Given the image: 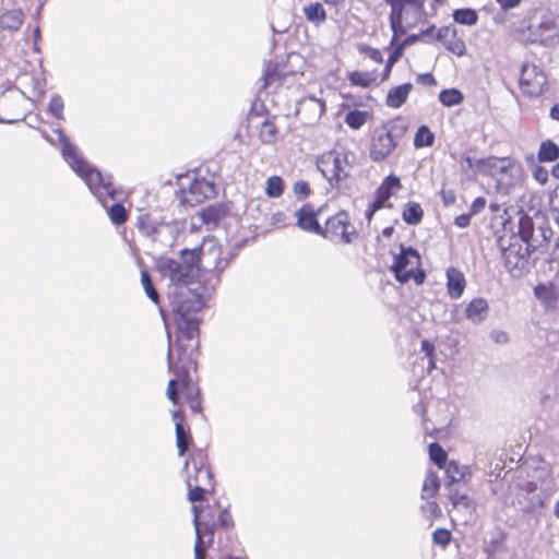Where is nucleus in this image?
I'll return each mask as SVG.
<instances>
[{
  "label": "nucleus",
  "mask_w": 559,
  "mask_h": 559,
  "mask_svg": "<svg viewBox=\"0 0 559 559\" xmlns=\"http://www.w3.org/2000/svg\"><path fill=\"white\" fill-rule=\"evenodd\" d=\"M293 191L296 195H299V197H302V198H307L310 195L311 193V189H310V186L307 181L305 180H298L294 183L293 186Z\"/></svg>",
  "instance_id": "obj_44"
},
{
  "label": "nucleus",
  "mask_w": 559,
  "mask_h": 559,
  "mask_svg": "<svg viewBox=\"0 0 559 559\" xmlns=\"http://www.w3.org/2000/svg\"><path fill=\"white\" fill-rule=\"evenodd\" d=\"M320 210H316L311 203L302 204L296 212V225L304 231L320 235L322 225L319 223L318 215Z\"/></svg>",
  "instance_id": "obj_14"
},
{
  "label": "nucleus",
  "mask_w": 559,
  "mask_h": 559,
  "mask_svg": "<svg viewBox=\"0 0 559 559\" xmlns=\"http://www.w3.org/2000/svg\"><path fill=\"white\" fill-rule=\"evenodd\" d=\"M308 111L312 114L311 118L313 120H318L325 114L326 104L323 99L313 96L305 97L299 104L298 114Z\"/></svg>",
  "instance_id": "obj_24"
},
{
  "label": "nucleus",
  "mask_w": 559,
  "mask_h": 559,
  "mask_svg": "<svg viewBox=\"0 0 559 559\" xmlns=\"http://www.w3.org/2000/svg\"><path fill=\"white\" fill-rule=\"evenodd\" d=\"M472 215L469 213L461 214L455 217L454 224L460 228H465L471 224Z\"/></svg>",
  "instance_id": "obj_49"
},
{
  "label": "nucleus",
  "mask_w": 559,
  "mask_h": 559,
  "mask_svg": "<svg viewBox=\"0 0 559 559\" xmlns=\"http://www.w3.org/2000/svg\"><path fill=\"white\" fill-rule=\"evenodd\" d=\"M141 282L147 297L156 305L159 304V294L153 285L152 278L146 270L141 272Z\"/></svg>",
  "instance_id": "obj_39"
},
{
  "label": "nucleus",
  "mask_w": 559,
  "mask_h": 559,
  "mask_svg": "<svg viewBox=\"0 0 559 559\" xmlns=\"http://www.w3.org/2000/svg\"><path fill=\"white\" fill-rule=\"evenodd\" d=\"M187 299H179L175 306V316L178 324L177 340L171 344V333L167 330L168 350L167 366L173 378L168 381L166 396L177 408L171 412L175 421L176 447L178 455L183 456L193 444V437L189 426L186 425L183 405L188 406L193 415L203 416L202 391L192 378L198 369L199 332L198 310L200 302L193 294H187Z\"/></svg>",
  "instance_id": "obj_1"
},
{
  "label": "nucleus",
  "mask_w": 559,
  "mask_h": 559,
  "mask_svg": "<svg viewBox=\"0 0 559 559\" xmlns=\"http://www.w3.org/2000/svg\"><path fill=\"white\" fill-rule=\"evenodd\" d=\"M420 266L421 258L417 250L412 247L405 248L401 246V252L394 257L391 271L400 283L414 281L420 285L426 278V274Z\"/></svg>",
  "instance_id": "obj_10"
},
{
  "label": "nucleus",
  "mask_w": 559,
  "mask_h": 559,
  "mask_svg": "<svg viewBox=\"0 0 559 559\" xmlns=\"http://www.w3.org/2000/svg\"><path fill=\"white\" fill-rule=\"evenodd\" d=\"M435 142V134L430 131L427 126H420L414 136V146L427 147L431 146Z\"/></svg>",
  "instance_id": "obj_34"
},
{
  "label": "nucleus",
  "mask_w": 559,
  "mask_h": 559,
  "mask_svg": "<svg viewBox=\"0 0 559 559\" xmlns=\"http://www.w3.org/2000/svg\"><path fill=\"white\" fill-rule=\"evenodd\" d=\"M424 217V210L418 202H407L402 211V218L408 225H418Z\"/></svg>",
  "instance_id": "obj_29"
},
{
  "label": "nucleus",
  "mask_w": 559,
  "mask_h": 559,
  "mask_svg": "<svg viewBox=\"0 0 559 559\" xmlns=\"http://www.w3.org/2000/svg\"><path fill=\"white\" fill-rule=\"evenodd\" d=\"M447 293L451 299H459L464 294L466 287V278L464 273L455 266H450L445 272Z\"/></svg>",
  "instance_id": "obj_15"
},
{
  "label": "nucleus",
  "mask_w": 559,
  "mask_h": 559,
  "mask_svg": "<svg viewBox=\"0 0 559 559\" xmlns=\"http://www.w3.org/2000/svg\"><path fill=\"white\" fill-rule=\"evenodd\" d=\"M533 177L540 183V185H544L547 182L548 180V171L540 167V166H535V169L533 171Z\"/></svg>",
  "instance_id": "obj_48"
},
{
  "label": "nucleus",
  "mask_w": 559,
  "mask_h": 559,
  "mask_svg": "<svg viewBox=\"0 0 559 559\" xmlns=\"http://www.w3.org/2000/svg\"><path fill=\"white\" fill-rule=\"evenodd\" d=\"M393 227H385L383 230H382V235L384 237H391L392 234H393Z\"/></svg>",
  "instance_id": "obj_54"
},
{
  "label": "nucleus",
  "mask_w": 559,
  "mask_h": 559,
  "mask_svg": "<svg viewBox=\"0 0 559 559\" xmlns=\"http://www.w3.org/2000/svg\"><path fill=\"white\" fill-rule=\"evenodd\" d=\"M554 514H555L556 518L559 519V500L555 503Z\"/></svg>",
  "instance_id": "obj_57"
},
{
  "label": "nucleus",
  "mask_w": 559,
  "mask_h": 559,
  "mask_svg": "<svg viewBox=\"0 0 559 559\" xmlns=\"http://www.w3.org/2000/svg\"><path fill=\"white\" fill-rule=\"evenodd\" d=\"M535 296L550 310L559 308V288L554 285H538L535 287Z\"/></svg>",
  "instance_id": "obj_20"
},
{
  "label": "nucleus",
  "mask_w": 559,
  "mask_h": 559,
  "mask_svg": "<svg viewBox=\"0 0 559 559\" xmlns=\"http://www.w3.org/2000/svg\"><path fill=\"white\" fill-rule=\"evenodd\" d=\"M417 39V36H411L409 38H407L404 43H402L401 45H399L389 56V58L386 59L385 61V64H384V69L382 71V73L380 74V82H385L386 80H389L390 75H391V72H392V68L393 66L399 61V59L402 57L403 55V49H404V46L405 44L407 43H412L414 40Z\"/></svg>",
  "instance_id": "obj_27"
},
{
  "label": "nucleus",
  "mask_w": 559,
  "mask_h": 559,
  "mask_svg": "<svg viewBox=\"0 0 559 559\" xmlns=\"http://www.w3.org/2000/svg\"><path fill=\"white\" fill-rule=\"evenodd\" d=\"M527 28L530 36L526 39L531 43L554 45L559 40L558 26L549 14H544L539 19L531 17Z\"/></svg>",
  "instance_id": "obj_12"
},
{
  "label": "nucleus",
  "mask_w": 559,
  "mask_h": 559,
  "mask_svg": "<svg viewBox=\"0 0 559 559\" xmlns=\"http://www.w3.org/2000/svg\"><path fill=\"white\" fill-rule=\"evenodd\" d=\"M380 76L376 69L370 71L355 70L348 73L347 80L353 86L368 88L380 84Z\"/></svg>",
  "instance_id": "obj_18"
},
{
  "label": "nucleus",
  "mask_w": 559,
  "mask_h": 559,
  "mask_svg": "<svg viewBox=\"0 0 559 559\" xmlns=\"http://www.w3.org/2000/svg\"><path fill=\"white\" fill-rule=\"evenodd\" d=\"M201 254L202 249L197 248L192 250L185 249L181 251L180 260H174L168 259L165 262H163L159 266L160 272L170 278V281L176 284L180 285L177 290L175 292L173 298H171V313L176 325L175 331V340H177V333H178V324L176 321L175 316V306L179 299H187V294H193L195 297H198L200 302V308L197 312L198 319L200 320L198 324V332L200 333V325L202 323V316L201 310L203 308V298L202 296L197 293L195 290L189 289L187 287H183L182 285H187L192 283L199 275V264L201 261ZM176 341H171V344H174Z\"/></svg>",
  "instance_id": "obj_3"
},
{
  "label": "nucleus",
  "mask_w": 559,
  "mask_h": 559,
  "mask_svg": "<svg viewBox=\"0 0 559 559\" xmlns=\"http://www.w3.org/2000/svg\"><path fill=\"white\" fill-rule=\"evenodd\" d=\"M321 229L319 236L333 243L350 245L359 238V231L346 210L329 216Z\"/></svg>",
  "instance_id": "obj_8"
},
{
  "label": "nucleus",
  "mask_w": 559,
  "mask_h": 559,
  "mask_svg": "<svg viewBox=\"0 0 559 559\" xmlns=\"http://www.w3.org/2000/svg\"><path fill=\"white\" fill-rule=\"evenodd\" d=\"M371 112L367 110L353 109L345 115L344 122L348 128L353 130H359L369 120H371Z\"/></svg>",
  "instance_id": "obj_28"
},
{
  "label": "nucleus",
  "mask_w": 559,
  "mask_h": 559,
  "mask_svg": "<svg viewBox=\"0 0 559 559\" xmlns=\"http://www.w3.org/2000/svg\"><path fill=\"white\" fill-rule=\"evenodd\" d=\"M412 90V83H404L390 88L385 97V105L394 109L402 107L406 103Z\"/></svg>",
  "instance_id": "obj_19"
},
{
  "label": "nucleus",
  "mask_w": 559,
  "mask_h": 559,
  "mask_svg": "<svg viewBox=\"0 0 559 559\" xmlns=\"http://www.w3.org/2000/svg\"><path fill=\"white\" fill-rule=\"evenodd\" d=\"M528 70L531 78L526 79V94L534 97L540 96L547 90V76L536 66H532L531 69L526 66V73Z\"/></svg>",
  "instance_id": "obj_17"
},
{
  "label": "nucleus",
  "mask_w": 559,
  "mask_h": 559,
  "mask_svg": "<svg viewBox=\"0 0 559 559\" xmlns=\"http://www.w3.org/2000/svg\"><path fill=\"white\" fill-rule=\"evenodd\" d=\"M521 73H524V64L521 66Z\"/></svg>",
  "instance_id": "obj_60"
},
{
  "label": "nucleus",
  "mask_w": 559,
  "mask_h": 559,
  "mask_svg": "<svg viewBox=\"0 0 559 559\" xmlns=\"http://www.w3.org/2000/svg\"><path fill=\"white\" fill-rule=\"evenodd\" d=\"M486 203H487V201H486V199H485L484 197H478V198H476V199L472 202L471 207H469V212H468V213H469L472 216H474V215H476V214L480 213V212L485 209Z\"/></svg>",
  "instance_id": "obj_47"
},
{
  "label": "nucleus",
  "mask_w": 559,
  "mask_h": 559,
  "mask_svg": "<svg viewBox=\"0 0 559 559\" xmlns=\"http://www.w3.org/2000/svg\"><path fill=\"white\" fill-rule=\"evenodd\" d=\"M24 13L21 9L7 10L0 14V27L5 31L15 32L21 28Z\"/></svg>",
  "instance_id": "obj_26"
},
{
  "label": "nucleus",
  "mask_w": 559,
  "mask_h": 559,
  "mask_svg": "<svg viewBox=\"0 0 559 559\" xmlns=\"http://www.w3.org/2000/svg\"><path fill=\"white\" fill-rule=\"evenodd\" d=\"M531 223L526 219V227H525V230H526V235L528 234L530 231V228H531ZM531 251V245L528 242V239L526 238V253H530Z\"/></svg>",
  "instance_id": "obj_53"
},
{
  "label": "nucleus",
  "mask_w": 559,
  "mask_h": 559,
  "mask_svg": "<svg viewBox=\"0 0 559 559\" xmlns=\"http://www.w3.org/2000/svg\"><path fill=\"white\" fill-rule=\"evenodd\" d=\"M62 152L70 167L86 183L99 202H104L106 198L118 201L126 199L124 190L114 185L112 176L104 175L99 169L88 164L79 155L73 145H63Z\"/></svg>",
  "instance_id": "obj_4"
},
{
  "label": "nucleus",
  "mask_w": 559,
  "mask_h": 559,
  "mask_svg": "<svg viewBox=\"0 0 559 559\" xmlns=\"http://www.w3.org/2000/svg\"><path fill=\"white\" fill-rule=\"evenodd\" d=\"M443 469L447 476V488L453 487L454 484L467 483L472 476V471L467 465H461L454 460L449 461Z\"/></svg>",
  "instance_id": "obj_16"
},
{
  "label": "nucleus",
  "mask_w": 559,
  "mask_h": 559,
  "mask_svg": "<svg viewBox=\"0 0 559 559\" xmlns=\"http://www.w3.org/2000/svg\"><path fill=\"white\" fill-rule=\"evenodd\" d=\"M354 153L348 150H331L322 153L317 159V167L328 180L331 188L341 189L350 177Z\"/></svg>",
  "instance_id": "obj_7"
},
{
  "label": "nucleus",
  "mask_w": 559,
  "mask_h": 559,
  "mask_svg": "<svg viewBox=\"0 0 559 559\" xmlns=\"http://www.w3.org/2000/svg\"><path fill=\"white\" fill-rule=\"evenodd\" d=\"M448 489L449 500L451 501L453 508L463 507L465 509H469L472 507V500L466 493H462L454 489L453 487H450Z\"/></svg>",
  "instance_id": "obj_38"
},
{
  "label": "nucleus",
  "mask_w": 559,
  "mask_h": 559,
  "mask_svg": "<svg viewBox=\"0 0 559 559\" xmlns=\"http://www.w3.org/2000/svg\"><path fill=\"white\" fill-rule=\"evenodd\" d=\"M304 14L306 19L314 23L316 25H320L326 20V13L323 5L320 2L309 3L304 8Z\"/></svg>",
  "instance_id": "obj_31"
},
{
  "label": "nucleus",
  "mask_w": 559,
  "mask_h": 559,
  "mask_svg": "<svg viewBox=\"0 0 559 559\" xmlns=\"http://www.w3.org/2000/svg\"><path fill=\"white\" fill-rule=\"evenodd\" d=\"M439 100L445 107L460 105L464 100L463 93L457 88H445L439 93Z\"/></svg>",
  "instance_id": "obj_33"
},
{
  "label": "nucleus",
  "mask_w": 559,
  "mask_h": 559,
  "mask_svg": "<svg viewBox=\"0 0 559 559\" xmlns=\"http://www.w3.org/2000/svg\"><path fill=\"white\" fill-rule=\"evenodd\" d=\"M276 81H281V74L278 73L277 69L275 67L266 69L263 73L262 88H267Z\"/></svg>",
  "instance_id": "obj_43"
},
{
  "label": "nucleus",
  "mask_w": 559,
  "mask_h": 559,
  "mask_svg": "<svg viewBox=\"0 0 559 559\" xmlns=\"http://www.w3.org/2000/svg\"><path fill=\"white\" fill-rule=\"evenodd\" d=\"M429 457L438 466V468H444L448 459V454L444 449L437 442L429 444Z\"/></svg>",
  "instance_id": "obj_37"
},
{
  "label": "nucleus",
  "mask_w": 559,
  "mask_h": 559,
  "mask_svg": "<svg viewBox=\"0 0 559 559\" xmlns=\"http://www.w3.org/2000/svg\"><path fill=\"white\" fill-rule=\"evenodd\" d=\"M275 116H266L259 128V139L263 144H274L278 140L280 130Z\"/></svg>",
  "instance_id": "obj_22"
},
{
  "label": "nucleus",
  "mask_w": 559,
  "mask_h": 559,
  "mask_svg": "<svg viewBox=\"0 0 559 559\" xmlns=\"http://www.w3.org/2000/svg\"><path fill=\"white\" fill-rule=\"evenodd\" d=\"M421 512L430 521L442 516V510L436 501L427 500V502L421 506Z\"/></svg>",
  "instance_id": "obj_42"
},
{
  "label": "nucleus",
  "mask_w": 559,
  "mask_h": 559,
  "mask_svg": "<svg viewBox=\"0 0 559 559\" xmlns=\"http://www.w3.org/2000/svg\"><path fill=\"white\" fill-rule=\"evenodd\" d=\"M403 189L401 178L394 174L386 176L376 189L373 200L368 204L365 211V218L371 222L374 214L381 209H392L390 199L396 195Z\"/></svg>",
  "instance_id": "obj_11"
},
{
  "label": "nucleus",
  "mask_w": 559,
  "mask_h": 559,
  "mask_svg": "<svg viewBox=\"0 0 559 559\" xmlns=\"http://www.w3.org/2000/svg\"><path fill=\"white\" fill-rule=\"evenodd\" d=\"M489 311L488 302L485 298L478 297L472 299L465 308V317L473 322L483 321Z\"/></svg>",
  "instance_id": "obj_23"
},
{
  "label": "nucleus",
  "mask_w": 559,
  "mask_h": 559,
  "mask_svg": "<svg viewBox=\"0 0 559 559\" xmlns=\"http://www.w3.org/2000/svg\"><path fill=\"white\" fill-rule=\"evenodd\" d=\"M124 193H126V199H123L121 201L112 200V202H116V203L107 209V214H108L109 219L111 221V223L114 225H117V226L123 225L129 219V213H128L127 209L124 207V205L122 204L124 201H127L129 194L126 191H124ZM108 201H111V199L106 198L105 201L100 202V203L104 206H106V203Z\"/></svg>",
  "instance_id": "obj_21"
},
{
  "label": "nucleus",
  "mask_w": 559,
  "mask_h": 559,
  "mask_svg": "<svg viewBox=\"0 0 559 559\" xmlns=\"http://www.w3.org/2000/svg\"><path fill=\"white\" fill-rule=\"evenodd\" d=\"M326 4H333V5H338L341 4L344 0H323Z\"/></svg>",
  "instance_id": "obj_56"
},
{
  "label": "nucleus",
  "mask_w": 559,
  "mask_h": 559,
  "mask_svg": "<svg viewBox=\"0 0 559 559\" xmlns=\"http://www.w3.org/2000/svg\"><path fill=\"white\" fill-rule=\"evenodd\" d=\"M408 131L403 117H395L373 129L370 135L369 157L374 163L385 160L400 145Z\"/></svg>",
  "instance_id": "obj_6"
},
{
  "label": "nucleus",
  "mask_w": 559,
  "mask_h": 559,
  "mask_svg": "<svg viewBox=\"0 0 559 559\" xmlns=\"http://www.w3.org/2000/svg\"><path fill=\"white\" fill-rule=\"evenodd\" d=\"M187 468V498L192 503V510L197 508L215 509L219 511H229L222 507L218 501L212 504L207 502V496L215 491L214 475L209 462L206 450L202 448H192L186 461Z\"/></svg>",
  "instance_id": "obj_2"
},
{
  "label": "nucleus",
  "mask_w": 559,
  "mask_h": 559,
  "mask_svg": "<svg viewBox=\"0 0 559 559\" xmlns=\"http://www.w3.org/2000/svg\"><path fill=\"white\" fill-rule=\"evenodd\" d=\"M142 225H143V217H139L138 226H139L140 228H142Z\"/></svg>",
  "instance_id": "obj_58"
},
{
  "label": "nucleus",
  "mask_w": 559,
  "mask_h": 559,
  "mask_svg": "<svg viewBox=\"0 0 559 559\" xmlns=\"http://www.w3.org/2000/svg\"><path fill=\"white\" fill-rule=\"evenodd\" d=\"M523 224L524 215H521L519 217V234L512 236V241L502 251L506 267L513 276H521L524 270V254L522 253V246L520 242L521 240H524V236L522 235Z\"/></svg>",
  "instance_id": "obj_13"
},
{
  "label": "nucleus",
  "mask_w": 559,
  "mask_h": 559,
  "mask_svg": "<svg viewBox=\"0 0 559 559\" xmlns=\"http://www.w3.org/2000/svg\"><path fill=\"white\" fill-rule=\"evenodd\" d=\"M177 186L176 197L183 206H197L215 192L212 182L191 174L180 175L177 179Z\"/></svg>",
  "instance_id": "obj_9"
},
{
  "label": "nucleus",
  "mask_w": 559,
  "mask_h": 559,
  "mask_svg": "<svg viewBox=\"0 0 559 559\" xmlns=\"http://www.w3.org/2000/svg\"><path fill=\"white\" fill-rule=\"evenodd\" d=\"M432 542L436 545L447 548L452 542V533L448 528H437L432 533Z\"/></svg>",
  "instance_id": "obj_41"
},
{
  "label": "nucleus",
  "mask_w": 559,
  "mask_h": 559,
  "mask_svg": "<svg viewBox=\"0 0 559 559\" xmlns=\"http://www.w3.org/2000/svg\"><path fill=\"white\" fill-rule=\"evenodd\" d=\"M361 51L365 52L372 61H374L378 64H382L384 61L383 56L379 49L364 46L361 48Z\"/></svg>",
  "instance_id": "obj_45"
},
{
  "label": "nucleus",
  "mask_w": 559,
  "mask_h": 559,
  "mask_svg": "<svg viewBox=\"0 0 559 559\" xmlns=\"http://www.w3.org/2000/svg\"><path fill=\"white\" fill-rule=\"evenodd\" d=\"M416 83L424 86H435L437 85V80L432 73H421L416 76Z\"/></svg>",
  "instance_id": "obj_46"
},
{
  "label": "nucleus",
  "mask_w": 559,
  "mask_h": 559,
  "mask_svg": "<svg viewBox=\"0 0 559 559\" xmlns=\"http://www.w3.org/2000/svg\"><path fill=\"white\" fill-rule=\"evenodd\" d=\"M523 82H524V81H523V79H522V76H521V78L519 79V83H520V84H523Z\"/></svg>",
  "instance_id": "obj_61"
},
{
  "label": "nucleus",
  "mask_w": 559,
  "mask_h": 559,
  "mask_svg": "<svg viewBox=\"0 0 559 559\" xmlns=\"http://www.w3.org/2000/svg\"><path fill=\"white\" fill-rule=\"evenodd\" d=\"M449 49L457 56H461L465 51V45L462 40H457L453 44V46H450Z\"/></svg>",
  "instance_id": "obj_51"
},
{
  "label": "nucleus",
  "mask_w": 559,
  "mask_h": 559,
  "mask_svg": "<svg viewBox=\"0 0 559 559\" xmlns=\"http://www.w3.org/2000/svg\"><path fill=\"white\" fill-rule=\"evenodd\" d=\"M428 346H430L429 342L428 341H423V347L424 348H428Z\"/></svg>",
  "instance_id": "obj_59"
},
{
  "label": "nucleus",
  "mask_w": 559,
  "mask_h": 559,
  "mask_svg": "<svg viewBox=\"0 0 559 559\" xmlns=\"http://www.w3.org/2000/svg\"><path fill=\"white\" fill-rule=\"evenodd\" d=\"M227 559H234L233 557H228Z\"/></svg>",
  "instance_id": "obj_62"
},
{
  "label": "nucleus",
  "mask_w": 559,
  "mask_h": 559,
  "mask_svg": "<svg viewBox=\"0 0 559 559\" xmlns=\"http://www.w3.org/2000/svg\"><path fill=\"white\" fill-rule=\"evenodd\" d=\"M550 118L559 121V103L554 105L549 112Z\"/></svg>",
  "instance_id": "obj_52"
},
{
  "label": "nucleus",
  "mask_w": 559,
  "mask_h": 559,
  "mask_svg": "<svg viewBox=\"0 0 559 559\" xmlns=\"http://www.w3.org/2000/svg\"><path fill=\"white\" fill-rule=\"evenodd\" d=\"M285 191V182L280 176H271L265 181V194L269 198L277 199L283 195Z\"/></svg>",
  "instance_id": "obj_32"
},
{
  "label": "nucleus",
  "mask_w": 559,
  "mask_h": 559,
  "mask_svg": "<svg viewBox=\"0 0 559 559\" xmlns=\"http://www.w3.org/2000/svg\"><path fill=\"white\" fill-rule=\"evenodd\" d=\"M63 108H64V103H63L62 97L60 95H53L50 98V102L48 105V110H49L50 115L53 116L58 120H63L64 119Z\"/></svg>",
  "instance_id": "obj_40"
},
{
  "label": "nucleus",
  "mask_w": 559,
  "mask_h": 559,
  "mask_svg": "<svg viewBox=\"0 0 559 559\" xmlns=\"http://www.w3.org/2000/svg\"><path fill=\"white\" fill-rule=\"evenodd\" d=\"M193 524L195 528L194 559H205L207 548L214 543L216 530L228 531L235 523L229 511L194 508Z\"/></svg>",
  "instance_id": "obj_5"
},
{
  "label": "nucleus",
  "mask_w": 559,
  "mask_h": 559,
  "mask_svg": "<svg viewBox=\"0 0 559 559\" xmlns=\"http://www.w3.org/2000/svg\"><path fill=\"white\" fill-rule=\"evenodd\" d=\"M199 216L209 229H213L217 227L221 221L226 216V211L222 205H210L203 209L199 213Z\"/></svg>",
  "instance_id": "obj_25"
},
{
  "label": "nucleus",
  "mask_w": 559,
  "mask_h": 559,
  "mask_svg": "<svg viewBox=\"0 0 559 559\" xmlns=\"http://www.w3.org/2000/svg\"><path fill=\"white\" fill-rule=\"evenodd\" d=\"M440 490V479L433 471H429L426 474L423 488H421V499L429 500L438 495Z\"/></svg>",
  "instance_id": "obj_30"
},
{
  "label": "nucleus",
  "mask_w": 559,
  "mask_h": 559,
  "mask_svg": "<svg viewBox=\"0 0 559 559\" xmlns=\"http://www.w3.org/2000/svg\"><path fill=\"white\" fill-rule=\"evenodd\" d=\"M559 157V147L551 141H545L542 143L538 159L540 162H552Z\"/></svg>",
  "instance_id": "obj_36"
},
{
  "label": "nucleus",
  "mask_w": 559,
  "mask_h": 559,
  "mask_svg": "<svg viewBox=\"0 0 559 559\" xmlns=\"http://www.w3.org/2000/svg\"><path fill=\"white\" fill-rule=\"evenodd\" d=\"M453 19L462 25H475L478 21V14L473 9H457L453 12Z\"/></svg>",
  "instance_id": "obj_35"
},
{
  "label": "nucleus",
  "mask_w": 559,
  "mask_h": 559,
  "mask_svg": "<svg viewBox=\"0 0 559 559\" xmlns=\"http://www.w3.org/2000/svg\"><path fill=\"white\" fill-rule=\"evenodd\" d=\"M522 0H497L502 10L507 11L519 7Z\"/></svg>",
  "instance_id": "obj_50"
},
{
  "label": "nucleus",
  "mask_w": 559,
  "mask_h": 559,
  "mask_svg": "<svg viewBox=\"0 0 559 559\" xmlns=\"http://www.w3.org/2000/svg\"><path fill=\"white\" fill-rule=\"evenodd\" d=\"M552 176L557 179H559V163L557 165L554 166L552 168Z\"/></svg>",
  "instance_id": "obj_55"
}]
</instances>
